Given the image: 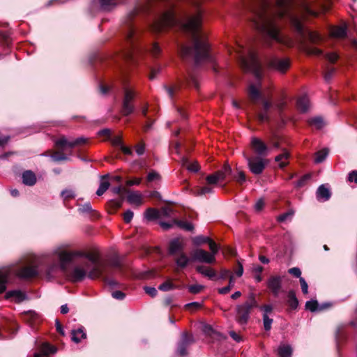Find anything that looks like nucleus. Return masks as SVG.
<instances>
[{
    "label": "nucleus",
    "instance_id": "f257e3e1",
    "mask_svg": "<svg viewBox=\"0 0 357 357\" xmlns=\"http://www.w3.org/2000/svg\"><path fill=\"white\" fill-rule=\"evenodd\" d=\"M192 7L194 13L185 11L177 19L175 13L174 0H140L135 9L126 17L123 22L125 47L123 56L126 60L132 59L134 52L137 51L138 32L132 24V19L141 13L156 12L157 16L151 26L154 33H160L167 29L178 26L192 37V44L181 47L180 55L183 59H192L196 64L213 62L207 37L202 31L203 12L202 0H185Z\"/></svg>",
    "mask_w": 357,
    "mask_h": 357
},
{
    "label": "nucleus",
    "instance_id": "f03ea898",
    "mask_svg": "<svg viewBox=\"0 0 357 357\" xmlns=\"http://www.w3.org/2000/svg\"><path fill=\"white\" fill-rule=\"evenodd\" d=\"M331 0H254L246 3L248 19L262 35L264 44L271 46L273 40L286 47H291L294 41L281 33L280 22L287 18L302 41L308 40L316 44L321 40L317 32L305 29L302 24L309 17H317L330 8Z\"/></svg>",
    "mask_w": 357,
    "mask_h": 357
},
{
    "label": "nucleus",
    "instance_id": "7ed1b4c3",
    "mask_svg": "<svg viewBox=\"0 0 357 357\" xmlns=\"http://www.w3.org/2000/svg\"><path fill=\"white\" fill-rule=\"evenodd\" d=\"M13 272L21 279H30L38 275V268L33 260H26L17 269L9 267L0 269V294L5 291L8 277Z\"/></svg>",
    "mask_w": 357,
    "mask_h": 357
},
{
    "label": "nucleus",
    "instance_id": "20e7f679",
    "mask_svg": "<svg viewBox=\"0 0 357 357\" xmlns=\"http://www.w3.org/2000/svg\"><path fill=\"white\" fill-rule=\"evenodd\" d=\"M229 52L231 54L234 51L238 57L241 67L245 71L252 72L255 77L259 80L262 76V68L259 61L258 59L257 54L251 50H248V56H244V47L237 44L235 47L228 50Z\"/></svg>",
    "mask_w": 357,
    "mask_h": 357
},
{
    "label": "nucleus",
    "instance_id": "39448f33",
    "mask_svg": "<svg viewBox=\"0 0 357 357\" xmlns=\"http://www.w3.org/2000/svg\"><path fill=\"white\" fill-rule=\"evenodd\" d=\"M78 257H84L89 260L88 263L85 264L87 268H90L89 271V278L91 279L99 278L104 274V269L106 267L105 261L100 260V256L96 252H86L78 250L77 253Z\"/></svg>",
    "mask_w": 357,
    "mask_h": 357
},
{
    "label": "nucleus",
    "instance_id": "423d86ee",
    "mask_svg": "<svg viewBox=\"0 0 357 357\" xmlns=\"http://www.w3.org/2000/svg\"><path fill=\"white\" fill-rule=\"evenodd\" d=\"M86 142L87 139L84 137H79L75 140L68 141L66 138L62 137L55 142L56 146L60 150L54 152L51 157L54 161L66 160L68 158L63 153V151L66 150V147H69L71 149L76 146L86 144Z\"/></svg>",
    "mask_w": 357,
    "mask_h": 357
},
{
    "label": "nucleus",
    "instance_id": "0eeeda50",
    "mask_svg": "<svg viewBox=\"0 0 357 357\" xmlns=\"http://www.w3.org/2000/svg\"><path fill=\"white\" fill-rule=\"evenodd\" d=\"M260 86L259 83H257L256 85L250 84L248 89V94L250 100L255 103L259 99H262L264 111L258 114V119L261 122H264L268 119L266 112L271 107V102L262 98V94L260 92Z\"/></svg>",
    "mask_w": 357,
    "mask_h": 357
},
{
    "label": "nucleus",
    "instance_id": "6e6552de",
    "mask_svg": "<svg viewBox=\"0 0 357 357\" xmlns=\"http://www.w3.org/2000/svg\"><path fill=\"white\" fill-rule=\"evenodd\" d=\"M257 307V302L252 294L246 302L236 307V321L241 325L245 324L250 318L251 310Z\"/></svg>",
    "mask_w": 357,
    "mask_h": 357
},
{
    "label": "nucleus",
    "instance_id": "1a4fd4ad",
    "mask_svg": "<svg viewBox=\"0 0 357 357\" xmlns=\"http://www.w3.org/2000/svg\"><path fill=\"white\" fill-rule=\"evenodd\" d=\"M124 97L123 100V105L121 112L124 116L132 114L134 111V106L131 103L135 96L134 90L127 86H124Z\"/></svg>",
    "mask_w": 357,
    "mask_h": 357
},
{
    "label": "nucleus",
    "instance_id": "9d476101",
    "mask_svg": "<svg viewBox=\"0 0 357 357\" xmlns=\"http://www.w3.org/2000/svg\"><path fill=\"white\" fill-rule=\"evenodd\" d=\"M268 66L280 73H285L290 68L291 63L288 58L273 56L267 61Z\"/></svg>",
    "mask_w": 357,
    "mask_h": 357
},
{
    "label": "nucleus",
    "instance_id": "9b49d317",
    "mask_svg": "<svg viewBox=\"0 0 357 357\" xmlns=\"http://www.w3.org/2000/svg\"><path fill=\"white\" fill-rule=\"evenodd\" d=\"M248 165L250 172L254 174H260L266 167V160L261 157H248Z\"/></svg>",
    "mask_w": 357,
    "mask_h": 357
},
{
    "label": "nucleus",
    "instance_id": "f8f14e48",
    "mask_svg": "<svg viewBox=\"0 0 357 357\" xmlns=\"http://www.w3.org/2000/svg\"><path fill=\"white\" fill-rule=\"evenodd\" d=\"M78 250L67 252V251H59L58 252V259L59 260V268L65 272L67 269L68 265L70 263L75 257H78L77 254Z\"/></svg>",
    "mask_w": 357,
    "mask_h": 357
},
{
    "label": "nucleus",
    "instance_id": "ddd939ff",
    "mask_svg": "<svg viewBox=\"0 0 357 357\" xmlns=\"http://www.w3.org/2000/svg\"><path fill=\"white\" fill-rule=\"evenodd\" d=\"M191 256L193 261L199 262L213 264L215 261L214 255H211L203 249H197L194 250L192 252Z\"/></svg>",
    "mask_w": 357,
    "mask_h": 357
},
{
    "label": "nucleus",
    "instance_id": "4468645a",
    "mask_svg": "<svg viewBox=\"0 0 357 357\" xmlns=\"http://www.w3.org/2000/svg\"><path fill=\"white\" fill-rule=\"evenodd\" d=\"M90 268H87L85 264L83 266H76L73 268L69 275V278L74 282H80L84 279L86 276L89 277V271Z\"/></svg>",
    "mask_w": 357,
    "mask_h": 357
},
{
    "label": "nucleus",
    "instance_id": "2eb2a0df",
    "mask_svg": "<svg viewBox=\"0 0 357 357\" xmlns=\"http://www.w3.org/2000/svg\"><path fill=\"white\" fill-rule=\"evenodd\" d=\"M105 264H106V267L104 269L103 275H102L100 278H102L104 282L106 284H107L108 285H109L111 287H114L117 284L116 282L114 281V280L109 279L106 275V271H107V268H120L121 266V261L119 258L114 257V258H112L110 260H109L108 262H105Z\"/></svg>",
    "mask_w": 357,
    "mask_h": 357
},
{
    "label": "nucleus",
    "instance_id": "dca6fc26",
    "mask_svg": "<svg viewBox=\"0 0 357 357\" xmlns=\"http://www.w3.org/2000/svg\"><path fill=\"white\" fill-rule=\"evenodd\" d=\"M250 145L254 152L259 156H266L268 153V147L260 139L252 137L251 139Z\"/></svg>",
    "mask_w": 357,
    "mask_h": 357
},
{
    "label": "nucleus",
    "instance_id": "f3484780",
    "mask_svg": "<svg viewBox=\"0 0 357 357\" xmlns=\"http://www.w3.org/2000/svg\"><path fill=\"white\" fill-rule=\"evenodd\" d=\"M193 342V338L191 335L187 333H183L182 335L181 341L179 342L177 354L180 356H185L187 355V348Z\"/></svg>",
    "mask_w": 357,
    "mask_h": 357
},
{
    "label": "nucleus",
    "instance_id": "a211bd4d",
    "mask_svg": "<svg viewBox=\"0 0 357 357\" xmlns=\"http://www.w3.org/2000/svg\"><path fill=\"white\" fill-rule=\"evenodd\" d=\"M267 286L272 293L277 296L281 289L282 278L280 276H271L267 282Z\"/></svg>",
    "mask_w": 357,
    "mask_h": 357
},
{
    "label": "nucleus",
    "instance_id": "6ab92c4d",
    "mask_svg": "<svg viewBox=\"0 0 357 357\" xmlns=\"http://www.w3.org/2000/svg\"><path fill=\"white\" fill-rule=\"evenodd\" d=\"M316 194L317 199L323 202L328 200L331 196L330 190L325 185H321Z\"/></svg>",
    "mask_w": 357,
    "mask_h": 357
},
{
    "label": "nucleus",
    "instance_id": "aec40b11",
    "mask_svg": "<svg viewBox=\"0 0 357 357\" xmlns=\"http://www.w3.org/2000/svg\"><path fill=\"white\" fill-rule=\"evenodd\" d=\"M100 8L103 10L109 11L115 8L118 4L122 3L123 0H98Z\"/></svg>",
    "mask_w": 357,
    "mask_h": 357
},
{
    "label": "nucleus",
    "instance_id": "412c9836",
    "mask_svg": "<svg viewBox=\"0 0 357 357\" xmlns=\"http://www.w3.org/2000/svg\"><path fill=\"white\" fill-rule=\"evenodd\" d=\"M182 289V287L175 284L173 282V280L171 278H168L158 287V289L162 291H169L174 289Z\"/></svg>",
    "mask_w": 357,
    "mask_h": 357
},
{
    "label": "nucleus",
    "instance_id": "4be33fe9",
    "mask_svg": "<svg viewBox=\"0 0 357 357\" xmlns=\"http://www.w3.org/2000/svg\"><path fill=\"white\" fill-rule=\"evenodd\" d=\"M22 181H23L24 184H25L26 185L32 186L36 182V174L32 171H30V170L25 171L22 174Z\"/></svg>",
    "mask_w": 357,
    "mask_h": 357
},
{
    "label": "nucleus",
    "instance_id": "5701e85b",
    "mask_svg": "<svg viewBox=\"0 0 357 357\" xmlns=\"http://www.w3.org/2000/svg\"><path fill=\"white\" fill-rule=\"evenodd\" d=\"M56 351V348L53 346L44 343L40 347V351L34 354V357H40L42 356H47L50 354H54Z\"/></svg>",
    "mask_w": 357,
    "mask_h": 357
},
{
    "label": "nucleus",
    "instance_id": "b1692460",
    "mask_svg": "<svg viewBox=\"0 0 357 357\" xmlns=\"http://www.w3.org/2000/svg\"><path fill=\"white\" fill-rule=\"evenodd\" d=\"M289 156H290L289 152L287 150L284 149L281 154L277 155L275 158V162L279 163V167L280 168H284V167H286L288 165L287 160L289 158Z\"/></svg>",
    "mask_w": 357,
    "mask_h": 357
},
{
    "label": "nucleus",
    "instance_id": "393cba45",
    "mask_svg": "<svg viewBox=\"0 0 357 357\" xmlns=\"http://www.w3.org/2000/svg\"><path fill=\"white\" fill-rule=\"evenodd\" d=\"M23 319L31 326H33L38 322L39 316L34 311L29 310L23 313Z\"/></svg>",
    "mask_w": 357,
    "mask_h": 357
},
{
    "label": "nucleus",
    "instance_id": "a878e982",
    "mask_svg": "<svg viewBox=\"0 0 357 357\" xmlns=\"http://www.w3.org/2000/svg\"><path fill=\"white\" fill-rule=\"evenodd\" d=\"M297 108L302 112H305L310 107V101L306 96L299 97L296 102Z\"/></svg>",
    "mask_w": 357,
    "mask_h": 357
},
{
    "label": "nucleus",
    "instance_id": "bb28decb",
    "mask_svg": "<svg viewBox=\"0 0 357 357\" xmlns=\"http://www.w3.org/2000/svg\"><path fill=\"white\" fill-rule=\"evenodd\" d=\"M181 164L183 167H185L188 170L192 172H197L199 169V165L196 161L191 162L186 158H183L182 159Z\"/></svg>",
    "mask_w": 357,
    "mask_h": 357
},
{
    "label": "nucleus",
    "instance_id": "cd10ccee",
    "mask_svg": "<svg viewBox=\"0 0 357 357\" xmlns=\"http://www.w3.org/2000/svg\"><path fill=\"white\" fill-rule=\"evenodd\" d=\"M7 298H14L16 302H22L26 299V294L20 290L9 291L6 293Z\"/></svg>",
    "mask_w": 357,
    "mask_h": 357
},
{
    "label": "nucleus",
    "instance_id": "c85d7f7f",
    "mask_svg": "<svg viewBox=\"0 0 357 357\" xmlns=\"http://www.w3.org/2000/svg\"><path fill=\"white\" fill-rule=\"evenodd\" d=\"M331 34L333 37L342 38L346 36L347 28L345 26H333L331 29Z\"/></svg>",
    "mask_w": 357,
    "mask_h": 357
},
{
    "label": "nucleus",
    "instance_id": "c756f323",
    "mask_svg": "<svg viewBox=\"0 0 357 357\" xmlns=\"http://www.w3.org/2000/svg\"><path fill=\"white\" fill-rule=\"evenodd\" d=\"M196 270L199 273L204 275L206 277H208L210 279H213L216 276V272L213 268L209 267L198 266L196 267Z\"/></svg>",
    "mask_w": 357,
    "mask_h": 357
},
{
    "label": "nucleus",
    "instance_id": "7c9ffc66",
    "mask_svg": "<svg viewBox=\"0 0 357 357\" xmlns=\"http://www.w3.org/2000/svg\"><path fill=\"white\" fill-rule=\"evenodd\" d=\"M278 354L280 357H291L292 349L288 344H281L278 349Z\"/></svg>",
    "mask_w": 357,
    "mask_h": 357
},
{
    "label": "nucleus",
    "instance_id": "2f4dec72",
    "mask_svg": "<svg viewBox=\"0 0 357 357\" xmlns=\"http://www.w3.org/2000/svg\"><path fill=\"white\" fill-rule=\"evenodd\" d=\"M86 337V335L83 328H78L72 331V340L76 343L79 342L82 339H85Z\"/></svg>",
    "mask_w": 357,
    "mask_h": 357
},
{
    "label": "nucleus",
    "instance_id": "473e14b6",
    "mask_svg": "<svg viewBox=\"0 0 357 357\" xmlns=\"http://www.w3.org/2000/svg\"><path fill=\"white\" fill-rule=\"evenodd\" d=\"M169 252L171 255H175L178 252H181L182 245L180 241L178 239L172 240L169 243Z\"/></svg>",
    "mask_w": 357,
    "mask_h": 357
},
{
    "label": "nucleus",
    "instance_id": "72a5a7b5",
    "mask_svg": "<svg viewBox=\"0 0 357 357\" xmlns=\"http://www.w3.org/2000/svg\"><path fill=\"white\" fill-rule=\"evenodd\" d=\"M190 258L183 252H181L176 258V263L178 266L185 268L190 262Z\"/></svg>",
    "mask_w": 357,
    "mask_h": 357
},
{
    "label": "nucleus",
    "instance_id": "f704fd0d",
    "mask_svg": "<svg viewBox=\"0 0 357 357\" xmlns=\"http://www.w3.org/2000/svg\"><path fill=\"white\" fill-rule=\"evenodd\" d=\"M287 303L289 306L292 309H296L298 305V301L294 291H289L287 295Z\"/></svg>",
    "mask_w": 357,
    "mask_h": 357
},
{
    "label": "nucleus",
    "instance_id": "c9c22d12",
    "mask_svg": "<svg viewBox=\"0 0 357 357\" xmlns=\"http://www.w3.org/2000/svg\"><path fill=\"white\" fill-rule=\"evenodd\" d=\"M128 202L130 204L140 205L142 202V195L137 192H131L128 195Z\"/></svg>",
    "mask_w": 357,
    "mask_h": 357
},
{
    "label": "nucleus",
    "instance_id": "e433bc0d",
    "mask_svg": "<svg viewBox=\"0 0 357 357\" xmlns=\"http://www.w3.org/2000/svg\"><path fill=\"white\" fill-rule=\"evenodd\" d=\"M308 123L310 126L314 127L317 129H321L324 126V120L320 116H317L309 119Z\"/></svg>",
    "mask_w": 357,
    "mask_h": 357
},
{
    "label": "nucleus",
    "instance_id": "4c0bfd02",
    "mask_svg": "<svg viewBox=\"0 0 357 357\" xmlns=\"http://www.w3.org/2000/svg\"><path fill=\"white\" fill-rule=\"evenodd\" d=\"M304 50L309 55L319 56L322 54L321 50L307 44L304 45Z\"/></svg>",
    "mask_w": 357,
    "mask_h": 357
},
{
    "label": "nucleus",
    "instance_id": "58836bf2",
    "mask_svg": "<svg viewBox=\"0 0 357 357\" xmlns=\"http://www.w3.org/2000/svg\"><path fill=\"white\" fill-rule=\"evenodd\" d=\"M109 187V183L105 180V177H103L98 189L96 191V194L98 196L103 195Z\"/></svg>",
    "mask_w": 357,
    "mask_h": 357
},
{
    "label": "nucleus",
    "instance_id": "ea45409f",
    "mask_svg": "<svg viewBox=\"0 0 357 357\" xmlns=\"http://www.w3.org/2000/svg\"><path fill=\"white\" fill-rule=\"evenodd\" d=\"M145 218L149 220L157 219L160 217L159 212L154 208H148L145 212Z\"/></svg>",
    "mask_w": 357,
    "mask_h": 357
},
{
    "label": "nucleus",
    "instance_id": "a19ab883",
    "mask_svg": "<svg viewBox=\"0 0 357 357\" xmlns=\"http://www.w3.org/2000/svg\"><path fill=\"white\" fill-rule=\"evenodd\" d=\"M305 307L311 312H315L323 309L322 307H319V303L315 300L307 301L305 303Z\"/></svg>",
    "mask_w": 357,
    "mask_h": 357
},
{
    "label": "nucleus",
    "instance_id": "79ce46f5",
    "mask_svg": "<svg viewBox=\"0 0 357 357\" xmlns=\"http://www.w3.org/2000/svg\"><path fill=\"white\" fill-rule=\"evenodd\" d=\"M234 276L233 275H230L229 280V284H227V287H225L219 289H218V292L220 294H227L228 292L230 291V290L234 287Z\"/></svg>",
    "mask_w": 357,
    "mask_h": 357
},
{
    "label": "nucleus",
    "instance_id": "37998d69",
    "mask_svg": "<svg viewBox=\"0 0 357 357\" xmlns=\"http://www.w3.org/2000/svg\"><path fill=\"white\" fill-rule=\"evenodd\" d=\"M328 154V149H322V150L317 152L316 156L314 158V162L316 163H320V162H323L327 157Z\"/></svg>",
    "mask_w": 357,
    "mask_h": 357
},
{
    "label": "nucleus",
    "instance_id": "c03bdc74",
    "mask_svg": "<svg viewBox=\"0 0 357 357\" xmlns=\"http://www.w3.org/2000/svg\"><path fill=\"white\" fill-rule=\"evenodd\" d=\"M212 192H213V188L210 186L206 185V186L198 188L195 191L194 193L196 195H206L208 193H211Z\"/></svg>",
    "mask_w": 357,
    "mask_h": 357
},
{
    "label": "nucleus",
    "instance_id": "a18cd8bd",
    "mask_svg": "<svg viewBox=\"0 0 357 357\" xmlns=\"http://www.w3.org/2000/svg\"><path fill=\"white\" fill-rule=\"evenodd\" d=\"M294 215V211L290 210L286 213H284L278 217L279 222H284L286 220H291Z\"/></svg>",
    "mask_w": 357,
    "mask_h": 357
},
{
    "label": "nucleus",
    "instance_id": "49530a36",
    "mask_svg": "<svg viewBox=\"0 0 357 357\" xmlns=\"http://www.w3.org/2000/svg\"><path fill=\"white\" fill-rule=\"evenodd\" d=\"M234 178L240 185H243L246 181L245 174L242 171L238 172L236 175H234Z\"/></svg>",
    "mask_w": 357,
    "mask_h": 357
},
{
    "label": "nucleus",
    "instance_id": "de8ad7c7",
    "mask_svg": "<svg viewBox=\"0 0 357 357\" xmlns=\"http://www.w3.org/2000/svg\"><path fill=\"white\" fill-rule=\"evenodd\" d=\"M204 288V286L201 284H192L188 286V290L191 294H197L202 291Z\"/></svg>",
    "mask_w": 357,
    "mask_h": 357
},
{
    "label": "nucleus",
    "instance_id": "09e8293b",
    "mask_svg": "<svg viewBox=\"0 0 357 357\" xmlns=\"http://www.w3.org/2000/svg\"><path fill=\"white\" fill-rule=\"evenodd\" d=\"M160 174L155 171H152V172H149V174L147 175V181L148 182H153V181H160Z\"/></svg>",
    "mask_w": 357,
    "mask_h": 357
},
{
    "label": "nucleus",
    "instance_id": "8fccbe9b",
    "mask_svg": "<svg viewBox=\"0 0 357 357\" xmlns=\"http://www.w3.org/2000/svg\"><path fill=\"white\" fill-rule=\"evenodd\" d=\"M264 327L266 331H269L271 328L273 319L269 318L268 315H263Z\"/></svg>",
    "mask_w": 357,
    "mask_h": 357
},
{
    "label": "nucleus",
    "instance_id": "3c124183",
    "mask_svg": "<svg viewBox=\"0 0 357 357\" xmlns=\"http://www.w3.org/2000/svg\"><path fill=\"white\" fill-rule=\"evenodd\" d=\"M208 244L211 250L210 254L214 255V257H215V255L218 253L219 250L218 245L212 239H211Z\"/></svg>",
    "mask_w": 357,
    "mask_h": 357
},
{
    "label": "nucleus",
    "instance_id": "603ef678",
    "mask_svg": "<svg viewBox=\"0 0 357 357\" xmlns=\"http://www.w3.org/2000/svg\"><path fill=\"white\" fill-rule=\"evenodd\" d=\"M161 52V49L157 43H153L150 49V53L153 56H157Z\"/></svg>",
    "mask_w": 357,
    "mask_h": 357
},
{
    "label": "nucleus",
    "instance_id": "864d4df0",
    "mask_svg": "<svg viewBox=\"0 0 357 357\" xmlns=\"http://www.w3.org/2000/svg\"><path fill=\"white\" fill-rule=\"evenodd\" d=\"M177 224L180 227H181L187 231H192L193 229V225L190 222L179 221V222H177Z\"/></svg>",
    "mask_w": 357,
    "mask_h": 357
},
{
    "label": "nucleus",
    "instance_id": "5fc2aeb1",
    "mask_svg": "<svg viewBox=\"0 0 357 357\" xmlns=\"http://www.w3.org/2000/svg\"><path fill=\"white\" fill-rule=\"evenodd\" d=\"M61 197L64 199H68L74 197L75 195L72 190H65L61 192Z\"/></svg>",
    "mask_w": 357,
    "mask_h": 357
},
{
    "label": "nucleus",
    "instance_id": "6e6d98bb",
    "mask_svg": "<svg viewBox=\"0 0 357 357\" xmlns=\"http://www.w3.org/2000/svg\"><path fill=\"white\" fill-rule=\"evenodd\" d=\"M144 289L151 297H155L157 295L158 291L155 287H145Z\"/></svg>",
    "mask_w": 357,
    "mask_h": 357
},
{
    "label": "nucleus",
    "instance_id": "4d7b16f0",
    "mask_svg": "<svg viewBox=\"0 0 357 357\" xmlns=\"http://www.w3.org/2000/svg\"><path fill=\"white\" fill-rule=\"evenodd\" d=\"M133 212L130 210L126 211L123 214V220L125 222L129 223L133 218Z\"/></svg>",
    "mask_w": 357,
    "mask_h": 357
},
{
    "label": "nucleus",
    "instance_id": "13d9d810",
    "mask_svg": "<svg viewBox=\"0 0 357 357\" xmlns=\"http://www.w3.org/2000/svg\"><path fill=\"white\" fill-rule=\"evenodd\" d=\"M206 182L208 184L212 185V184H216L218 182H219V180L218 179L216 176L214 174H213L208 175L206 177Z\"/></svg>",
    "mask_w": 357,
    "mask_h": 357
},
{
    "label": "nucleus",
    "instance_id": "bf43d9fd",
    "mask_svg": "<svg viewBox=\"0 0 357 357\" xmlns=\"http://www.w3.org/2000/svg\"><path fill=\"white\" fill-rule=\"evenodd\" d=\"M288 272L291 275H294V276H295L296 278H302L301 276V271L300 268H298L297 267H294V268H291L289 269Z\"/></svg>",
    "mask_w": 357,
    "mask_h": 357
},
{
    "label": "nucleus",
    "instance_id": "052dcab7",
    "mask_svg": "<svg viewBox=\"0 0 357 357\" xmlns=\"http://www.w3.org/2000/svg\"><path fill=\"white\" fill-rule=\"evenodd\" d=\"M300 283H301V289H302V291L304 294H307L308 293V285L306 282V281L305 280V279L303 278H300Z\"/></svg>",
    "mask_w": 357,
    "mask_h": 357
},
{
    "label": "nucleus",
    "instance_id": "680f3d73",
    "mask_svg": "<svg viewBox=\"0 0 357 357\" xmlns=\"http://www.w3.org/2000/svg\"><path fill=\"white\" fill-rule=\"evenodd\" d=\"M325 57L331 62L335 63L338 59V55L336 53H329L325 55Z\"/></svg>",
    "mask_w": 357,
    "mask_h": 357
},
{
    "label": "nucleus",
    "instance_id": "e2e57ef3",
    "mask_svg": "<svg viewBox=\"0 0 357 357\" xmlns=\"http://www.w3.org/2000/svg\"><path fill=\"white\" fill-rule=\"evenodd\" d=\"M201 306H202L201 303H197V302H192V303L186 304L185 305V307L188 310H191V309L197 310V309L200 308Z\"/></svg>",
    "mask_w": 357,
    "mask_h": 357
},
{
    "label": "nucleus",
    "instance_id": "0e129e2a",
    "mask_svg": "<svg viewBox=\"0 0 357 357\" xmlns=\"http://www.w3.org/2000/svg\"><path fill=\"white\" fill-rule=\"evenodd\" d=\"M211 241V238L209 237H205V236H197L195 238V243L197 244H202L207 243H208Z\"/></svg>",
    "mask_w": 357,
    "mask_h": 357
},
{
    "label": "nucleus",
    "instance_id": "69168bd1",
    "mask_svg": "<svg viewBox=\"0 0 357 357\" xmlns=\"http://www.w3.org/2000/svg\"><path fill=\"white\" fill-rule=\"evenodd\" d=\"M112 144L114 146H121L123 145L122 144V139L121 136H115L112 139Z\"/></svg>",
    "mask_w": 357,
    "mask_h": 357
},
{
    "label": "nucleus",
    "instance_id": "338daca9",
    "mask_svg": "<svg viewBox=\"0 0 357 357\" xmlns=\"http://www.w3.org/2000/svg\"><path fill=\"white\" fill-rule=\"evenodd\" d=\"M348 181L357 183V170H354L349 174Z\"/></svg>",
    "mask_w": 357,
    "mask_h": 357
},
{
    "label": "nucleus",
    "instance_id": "774afa93",
    "mask_svg": "<svg viewBox=\"0 0 357 357\" xmlns=\"http://www.w3.org/2000/svg\"><path fill=\"white\" fill-rule=\"evenodd\" d=\"M112 296L116 299L123 300L125 298L126 295L121 291H115L112 293Z\"/></svg>",
    "mask_w": 357,
    "mask_h": 357
}]
</instances>
